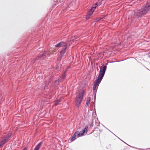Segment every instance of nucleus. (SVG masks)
Listing matches in <instances>:
<instances>
[{"mask_svg": "<svg viewBox=\"0 0 150 150\" xmlns=\"http://www.w3.org/2000/svg\"><path fill=\"white\" fill-rule=\"evenodd\" d=\"M67 47H66L65 48V47L62 48V50L61 51L60 53L62 56H63L66 52V49L67 48Z\"/></svg>", "mask_w": 150, "mask_h": 150, "instance_id": "obj_12", "label": "nucleus"}, {"mask_svg": "<svg viewBox=\"0 0 150 150\" xmlns=\"http://www.w3.org/2000/svg\"><path fill=\"white\" fill-rule=\"evenodd\" d=\"M143 7L148 12L150 10V1L147 2Z\"/></svg>", "mask_w": 150, "mask_h": 150, "instance_id": "obj_11", "label": "nucleus"}, {"mask_svg": "<svg viewBox=\"0 0 150 150\" xmlns=\"http://www.w3.org/2000/svg\"><path fill=\"white\" fill-rule=\"evenodd\" d=\"M63 1V0H57V2H62Z\"/></svg>", "mask_w": 150, "mask_h": 150, "instance_id": "obj_21", "label": "nucleus"}, {"mask_svg": "<svg viewBox=\"0 0 150 150\" xmlns=\"http://www.w3.org/2000/svg\"><path fill=\"white\" fill-rule=\"evenodd\" d=\"M106 69L107 66L106 65H103L101 67H100V70L98 79L102 81L105 73Z\"/></svg>", "mask_w": 150, "mask_h": 150, "instance_id": "obj_5", "label": "nucleus"}, {"mask_svg": "<svg viewBox=\"0 0 150 150\" xmlns=\"http://www.w3.org/2000/svg\"><path fill=\"white\" fill-rule=\"evenodd\" d=\"M55 46L57 47H65V48L66 47H67V45L65 42H61L56 45Z\"/></svg>", "mask_w": 150, "mask_h": 150, "instance_id": "obj_9", "label": "nucleus"}, {"mask_svg": "<svg viewBox=\"0 0 150 150\" xmlns=\"http://www.w3.org/2000/svg\"><path fill=\"white\" fill-rule=\"evenodd\" d=\"M12 134L11 133H9L6 135L3 136L2 139L1 140L3 144H4L6 143L9 140L11 137Z\"/></svg>", "mask_w": 150, "mask_h": 150, "instance_id": "obj_8", "label": "nucleus"}, {"mask_svg": "<svg viewBox=\"0 0 150 150\" xmlns=\"http://www.w3.org/2000/svg\"><path fill=\"white\" fill-rule=\"evenodd\" d=\"M93 123H91V124H90V126L91 127H93Z\"/></svg>", "mask_w": 150, "mask_h": 150, "instance_id": "obj_22", "label": "nucleus"}, {"mask_svg": "<svg viewBox=\"0 0 150 150\" xmlns=\"http://www.w3.org/2000/svg\"><path fill=\"white\" fill-rule=\"evenodd\" d=\"M88 128L87 126H86L83 130L81 131L80 132L78 131L75 132L71 139V141H74L76 139L75 137L76 136L77 137H79L82 136L85 133H87Z\"/></svg>", "mask_w": 150, "mask_h": 150, "instance_id": "obj_3", "label": "nucleus"}, {"mask_svg": "<svg viewBox=\"0 0 150 150\" xmlns=\"http://www.w3.org/2000/svg\"><path fill=\"white\" fill-rule=\"evenodd\" d=\"M60 102V100H57L55 102V103H54V105H55V106H56L57 105H58V104Z\"/></svg>", "mask_w": 150, "mask_h": 150, "instance_id": "obj_18", "label": "nucleus"}, {"mask_svg": "<svg viewBox=\"0 0 150 150\" xmlns=\"http://www.w3.org/2000/svg\"><path fill=\"white\" fill-rule=\"evenodd\" d=\"M66 76V73L64 72V73L62 74V76L60 77V78L62 79H64Z\"/></svg>", "mask_w": 150, "mask_h": 150, "instance_id": "obj_16", "label": "nucleus"}, {"mask_svg": "<svg viewBox=\"0 0 150 150\" xmlns=\"http://www.w3.org/2000/svg\"><path fill=\"white\" fill-rule=\"evenodd\" d=\"M41 142H40V143H39L34 148V150H39L40 148V146L41 145Z\"/></svg>", "mask_w": 150, "mask_h": 150, "instance_id": "obj_13", "label": "nucleus"}, {"mask_svg": "<svg viewBox=\"0 0 150 150\" xmlns=\"http://www.w3.org/2000/svg\"><path fill=\"white\" fill-rule=\"evenodd\" d=\"M91 98L90 97H88L87 98V102H86V105L88 106L89 104L90 103Z\"/></svg>", "mask_w": 150, "mask_h": 150, "instance_id": "obj_17", "label": "nucleus"}, {"mask_svg": "<svg viewBox=\"0 0 150 150\" xmlns=\"http://www.w3.org/2000/svg\"><path fill=\"white\" fill-rule=\"evenodd\" d=\"M120 140H121V141H122V142H124V141H123L122 140H121V139H120Z\"/></svg>", "mask_w": 150, "mask_h": 150, "instance_id": "obj_25", "label": "nucleus"}, {"mask_svg": "<svg viewBox=\"0 0 150 150\" xmlns=\"http://www.w3.org/2000/svg\"><path fill=\"white\" fill-rule=\"evenodd\" d=\"M69 68H70L69 67H67V68H66V69H65V71H64V72L66 73V72L68 70V69H69Z\"/></svg>", "mask_w": 150, "mask_h": 150, "instance_id": "obj_19", "label": "nucleus"}, {"mask_svg": "<svg viewBox=\"0 0 150 150\" xmlns=\"http://www.w3.org/2000/svg\"><path fill=\"white\" fill-rule=\"evenodd\" d=\"M101 80H100L98 79H96L95 82H94V85L93 86V90L95 91L96 90L97 86L98 87L99 84L101 82Z\"/></svg>", "mask_w": 150, "mask_h": 150, "instance_id": "obj_10", "label": "nucleus"}, {"mask_svg": "<svg viewBox=\"0 0 150 150\" xmlns=\"http://www.w3.org/2000/svg\"><path fill=\"white\" fill-rule=\"evenodd\" d=\"M47 56H49L48 54L47 53L46 51H44L43 54L40 53L38 56L33 59L31 62V63L34 65H35L36 64L35 63V62L36 61L39 60L40 58L45 57Z\"/></svg>", "mask_w": 150, "mask_h": 150, "instance_id": "obj_6", "label": "nucleus"}, {"mask_svg": "<svg viewBox=\"0 0 150 150\" xmlns=\"http://www.w3.org/2000/svg\"><path fill=\"white\" fill-rule=\"evenodd\" d=\"M101 3L100 2H97L95 4V6L92 7L90 9V11H89V12L87 14L86 16V19H89L90 17L91 14L93 13V12L94 11V9H95L96 7L100 6L101 4Z\"/></svg>", "mask_w": 150, "mask_h": 150, "instance_id": "obj_7", "label": "nucleus"}, {"mask_svg": "<svg viewBox=\"0 0 150 150\" xmlns=\"http://www.w3.org/2000/svg\"><path fill=\"white\" fill-rule=\"evenodd\" d=\"M48 85V83L45 82L42 85V87H44V89H45L47 87V86Z\"/></svg>", "mask_w": 150, "mask_h": 150, "instance_id": "obj_14", "label": "nucleus"}, {"mask_svg": "<svg viewBox=\"0 0 150 150\" xmlns=\"http://www.w3.org/2000/svg\"><path fill=\"white\" fill-rule=\"evenodd\" d=\"M61 81L60 79H58L55 81L54 83L56 85H58L61 82Z\"/></svg>", "mask_w": 150, "mask_h": 150, "instance_id": "obj_15", "label": "nucleus"}, {"mask_svg": "<svg viewBox=\"0 0 150 150\" xmlns=\"http://www.w3.org/2000/svg\"><path fill=\"white\" fill-rule=\"evenodd\" d=\"M85 93L84 90H82L81 92L79 93L77 97L76 98V105L78 107H79L80 104L82 101Z\"/></svg>", "mask_w": 150, "mask_h": 150, "instance_id": "obj_4", "label": "nucleus"}, {"mask_svg": "<svg viewBox=\"0 0 150 150\" xmlns=\"http://www.w3.org/2000/svg\"><path fill=\"white\" fill-rule=\"evenodd\" d=\"M75 39H76V38H75ZM73 39V40H74V39Z\"/></svg>", "mask_w": 150, "mask_h": 150, "instance_id": "obj_26", "label": "nucleus"}, {"mask_svg": "<svg viewBox=\"0 0 150 150\" xmlns=\"http://www.w3.org/2000/svg\"><path fill=\"white\" fill-rule=\"evenodd\" d=\"M95 99H96V96H95V98H94V101H95Z\"/></svg>", "mask_w": 150, "mask_h": 150, "instance_id": "obj_24", "label": "nucleus"}, {"mask_svg": "<svg viewBox=\"0 0 150 150\" xmlns=\"http://www.w3.org/2000/svg\"><path fill=\"white\" fill-rule=\"evenodd\" d=\"M148 11L143 7L140 9L134 12L133 15L134 18H137L144 16L148 13Z\"/></svg>", "mask_w": 150, "mask_h": 150, "instance_id": "obj_2", "label": "nucleus"}, {"mask_svg": "<svg viewBox=\"0 0 150 150\" xmlns=\"http://www.w3.org/2000/svg\"><path fill=\"white\" fill-rule=\"evenodd\" d=\"M4 144L1 141H0V148Z\"/></svg>", "mask_w": 150, "mask_h": 150, "instance_id": "obj_20", "label": "nucleus"}, {"mask_svg": "<svg viewBox=\"0 0 150 150\" xmlns=\"http://www.w3.org/2000/svg\"><path fill=\"white\" fill-rule=\"evenodd\" d=\"M22 150H27V149L26 148H24Z\"/></svg>", "mask_w": 150, "mask_h": 150, "instance_id": "obj_23", "label": "nucleus"}, {"mask_svg": "<svg viewBox=\"0 0 150 150\" xmlns=\"http://www.w3.org/2000/svg\"><path fill=\"white\" fill-rule=\"evenodd\" d=\"M148 11L143 7L140 9L134 12L133 15L134 18H137L144 16L148 13Z\"/></svg>", "mask_w": 150, "mask_h": 150, "instance_id": "obj_1", "label": "nucleus"}]
</instances>
